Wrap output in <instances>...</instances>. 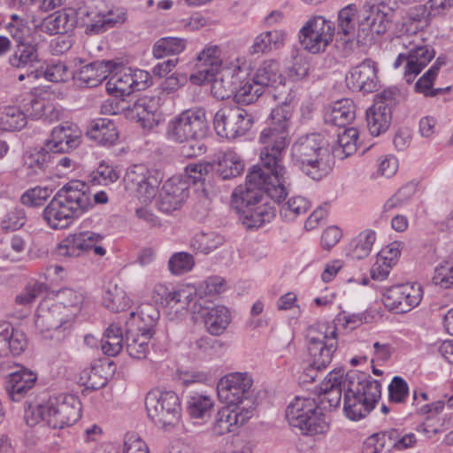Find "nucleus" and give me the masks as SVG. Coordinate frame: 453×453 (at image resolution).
I'll return each instance as SVG.
<instances>
[{"mask_svg": "<svg viewBox=\"0 0 453 453\" xmlns=\"http://www.w3.org/2000/svg\"><path fill=\"white\" fill-rule=\"evenodd\" d=\"M242 72L238 69L226 70L215 75L211 82V93L220 100L234 97L238 104H250V96L244 95V88L247 87L246 80L241 75Z\"/></svg>", "mask_w": 453, "mask_h": 453, "instance_id": "f3484780", "label": "nucleus"}, {"mask_svg": "<svg viewBox=\"0 0 453 453\" xmlns=\"http://www.w3.org/2000/svg\"><path fill=\"white\" fill-rule=\"evenodd\" d=\"M132 79L131 68H122L111 75L106 83V90L115 97L128 96L134 92Z\"/></svg>", "mask_w": 453, "mask_h": 453, "instance_id": "37998d69", "label": "nucleus"}, {"mask_svg": "<svg viewBox=\"0 0 453 453\" xmlns=\"http://www.w3.org/2000/svg\"><path fill=\"white\" fill-rule=\"evenodd\" d=\"M288 424L304 435L325 434L328 421L314 399L296 396L287 407Z\"/></svg>", "mask_w": 453, "mask_h": 453, "instance_id": "0eeeda50", "label": "nucleus"}, {"mask_svg": "<svg viewBox=\"0 0 453 453\" xmlns=\"http://www.w3.org/2000/svg\"><path fill=\"white\" fill-rule=\"evenodd\" d=\"M244 164L241 157L234 150H226L218 155L217 172L223 180L234 178L241 174Z\"/></svg>", "mask_w": 453, "mask_h": 453, "instance_id": "c03bdc74", "label": "nucleus"}, {"mask_svg": "<svg viewBox=\"0 0 453 453\" xmlns=\"http://www.w3.org/2000/svg\"><path fill=\"white\" fill-rule=\"evenodd\" d=\"M306 339L311 366L316 370L326 368L338 348L336 326L329 323H318L310 327Z\"/></svg>", "mask_w": 453, "mask_h": 453, "instance_id": "6e6552de", "label": "nucleus"}, {"mask_svg": "<svg viewBox=\"0 0 453 453\" xmlns=\"http://www.w3.org/2000/svg\"><path fill=\"white\" fill-rule=\"evenodd\" d=\"M192 313L198 315L206 331L215 336L221 335L231 322L230 311L223 305H205L200 301L194 304Z\"/></svg>", "mask_w": 453, "mask_h": 453, "instance_id": "4be33fe9", "label": "nucleus"}, {"mask_svg": "<svg viewBox=\"0 0 453 453\" xmlns=\"http://www.w3.org/2000/svg\"><path fill=\"white\" fill-rule=\"evenodd\" d=\"M423 297L419 283H405L386 288L383 293L385 306L395 313H405L418 306Z\"/></svg>", "mask_w": 453, "mask_h": 453, "instance_id": "a211bd4d", "label": "nucleus"}, {"mask_svg": "<svg viewBox=\"0 0 453 453\" xmlns=\"http://www.w3.org/2000/svg\"><path fill=\"white\" fill-rule=\"evenodd\" d=\"M310 207L311 203L304 196H292L280 204V215L285 221H292L298 216L305 214Z\"/></svg>", "mask_w": 453, "mask_h": 453, "instance_id": "864d4df0", "label": "nucleus"}, {"mask_svg": "<svg viewBox=\"0 0 453 453\" xmlns=\"http://www.w3.org/2000/svg\"><path fill=\"white\" fill-rule=\"evenodd\" d=\"M253 415V409L245 406L226 405L221 408L212 426V432L215 435H223L234 431L237 427L244 425Z\"/></svg>", "mask_w": 453, "mask_h": 453, "instance_id": "5701e85b", "label": "nucleus"}, {"mask_svg": "<svg viewBox=\"0 0 453 453\" xmlns=\"http://www.w3.org/2000/svg\"><path fill=\"white\" fill-rule=\"evenodd\" d=\"M253 379L249 372H231L221 378L218 383V395L228 405L245 406L254 410L250 398Z\"/></svg>", "mask_w": 453, "mask_h": 453, "instance_id": "4468645a", "label": "nucleus"}, {"mask_svg": "<svg viewBox=\"0 0 453 453\" xmlns=\"http://www.w3.org/2000/svg\"><path fill=\"white\" fill-rule=\"evenodd\" d=\"M367 127L372 135L378 136L388 130L391 123V110L386 104H374L366 111Z\"/></svg>", "mask_w": 453, "mask_h": 453, "instance_id": "e433bc0d", "label": "nucleus"}, {"mask_svg": "<svg viewBox=\"0 0 453 453\" xmlns=\"http://www.w3.org/2000/svg\"><path fill=\"white\" fill-rule=\"evenodd\" d=\"M55 299H52L67 314L70 319L74 320L75 317L81 311L84 296L78 290L71 288H63L54 294Z\"/></svg>", "mask_w": 453, "mask_h": 453, "instance_id": "58836bf2", "label": "nucleus"}, {"mask_svg": "<svg viewBox=\"0 0 453 453\" xmlns=\"http://www.w3.org/2000/svg\"><path fill=\"white\" fill-rule=\"evenodd\" d=\"M241 214L242 224L250 229L259 228L270 222L275 216V210L265 200L250 209H245Z\"/></svg>", "mask_w": 453, "mask_h": 453, "instance_id": "4c0bfd02", "label": "nucleus"}, {"mask_svg": "<svg viewBox=\"0 0 453 453\" xmlns=\"http://www.w3.org/2000/svg\"><path fill=\"white\" fill-rule=\"evenodd\" d=\"M52 193L51 188L36 186L25 191L20 197V202L29 207H39L44 204Z\"/></svg>", "mask_w": 453, "mask_h": 453, "instance_id": "e2e57ef3", "label": "nucleus"}, {"mask_svg": "<svg viewBox=\"0 0 453 453\" xmlns=\"http://www.w3.org/2000/svg\"><path fill=\"white\" fill-rule=\"evenodd\" d=\"M127 116L140 122L144 128H153L162 119L160 99L154 96H142L127 106Z\"/></svg>", "mask_w": 453, "mask_h": 453, "instance_id": "b1692460", "label": "nucleus"}, {"mask_svg": "<svg viewBox=\"0 0 453 453\" xmlns=\"http://www.w3.org/2000/svg\"><path fill=\"white\" fill-rule=\"evenodd\" d=\"M36 380V374L24 367L10 373L5 385L8 396L13 402L21 401L34 388Z\"/></svg>", "mask_w": 453, "mask_h": 453, "instance_id": "7c9ffc66", "label": "nucleus"}, {"mask_svg": "<svg viewBox=\"0 0 453 453\" xmlns=\"http://www.w3.org/2000/svg\"><path fill=\"white\" fill-rule=\"evenodd\" d=\"M86 134L90 140L104 146L113 145L119 138L115 123L107 118L93 120L89 124Z\"/></svg>", "mask_w": 453, "mask_h": 453, "instance_id": "72a5a7b5", "label": "nucleus"}, {"mask_svg": "<svg viewBox=\"0 0 453 453\" xmlns=\"http://www.w3.org/2000/svg\"><path fill=\"white\" fill-rule=\"evenodd\" d=\"M27 344L26 334L15 329L9 322H0V357L22 353Z\"/></svg>", "mask_w": 453, "mask_h": 453, "instance_id": "2f4dec72", "label": "nucleus"}, {"mask_svg": "<svg viewBox=\"0 0 453 453\" xmlns=\"http://www.w3.org/2000/svg\"><path fill=\"white\" fill-rule=\"evenodd\" d=\"M356 117V105L349 98H343L332 104L325 112L324 119L326 124L345 127Z\"/></svg>", "mask_w": 453, "mask_h": 453, "instance_id": "473e14b6", "label": "nucleus"}, {"mask_svg": "<svg viewBox=\"0 0 453 453\" xmlns=\"http://www.w3.org/2000/svg\"><path fill=\"white\" fill-rule=\"evenodd\" d=\"M224 288V280L220 277H210L199 283L196 287L197 299L196 303H203L205 305H209V296L219 294Z\"/></svg>", "mask_w": 453, "mask_h": 453, "instance_id": "680f3d73", "label": "nucleus"}, {"mask_svg": "<svg viewBox=\"0 0 453 453\" xmlns=\"http://www.w3.org/2000/svg\"><path fill=\"white\" fill-rule=\"evenodd\" d=\"M159 311L155 304L144 303L139 305L136 311L129 314V319L125 321V326L130 332H147L154 334V326L159 319Z\"/></svg>", "mask_w": 453, "mask_h": 453, "instance_id": "c85d7f7f", "label": "nucleus"}, {"mask_svg": "<svg viewBox=\"0 0 453 453\" xmlns=\"http://www.w3.org/2000/svg\"><path fill=\"white\" fill-rule=\"evenodd\" d=\"M344 412L351 420H359L369 414L381 396L379 380L365 372L346 374Z\"/></svg>", "mask_w": 453, "mask_h": 453, "instance_id": "39448f33", "label": "nucleus"}, {"mask_svg": "<svg viewBox=\"0 0 453 453\" xmlns=\"http://www.w3.org/2000/svg\"><path fill=\"white\" fill-rule=\"evenodd\" d=\"M245 80L247 87L242 94L250 96L251 104L265 93L271 94L280 105L291 104L295 100L292 84L287 82L279 62L274 59L263 61Z\"/></svg>", "mask_w": 453, "mask_h": 453, "instance_id": "20e7f679", "label": "nucleus"}, {"mask_svg": "<svg viewBox=\"0 0 453 453\" xmlns=\"http://www.w3.org/2000/svg\"><path fill=\"white\" fill-rule=\"evenodd\" d=\"M224 242V237L215 232H200L191 238L190 247L196 252L209 254L220 247Z\"/></svg>", "mask_w": 453, "mask_h": 453, "instance_id": "8fccbe9b", "label": "nucleus"}, {"mask_svg": "<svg viewBox=\"0 0 453 453\" xmlns=\"http://www.w3.org/2000/svg\"><path fill=\"white\" fill-rule=\"evenodd\" d=\"M376 240V233L372 229L362 231L353 242L350 256L354 259H363L369 256Z\"/></svg>", "mask_w": 453, "mask_h": 453, "instance_id": "052dcab7", "label": "nucleus"}, {"mask_svg": "<svg viewBox=\"0 0 453 453\" xmlns=\"http://www.w3.org/2000/svg\"><path fill=\"white\" fill-rule=\"evenodd\" d=\"M213 407L212 399L202 394L190 395L187 400V411L193 418H204L210 416Z\"/></svg>", "mask_w": 453, "mask_h": 453, "instance_id": "6e6d98bb", "label": "nucleus"}, {"mask_svg": "<svg viewBox=\"0 0 453 453\" xmlns=\"http://www.w3.org/2000/svg\"><path fill=\"white\" fill-rule=\"evenodd\" d=\"M50 412L49 400L42 403L29 404L25 410L24 419L29 426H36L41 422L48 426Z\"/></svg>", "mask_w": 453, "mask_h": 453, "instance_id": "0e129e2a", "label": "nucleus"}, {"mask_svg": "<svg viewBox=\"0 0 453 453\" xmlns=\"http://www.w3.org/2000/svg\"><path fill=\"white\" fill-rule=\"evenodd\" d=\"M358 131L355 127L345 128L337 134L336 142L332 147L334 157L343 159L357 150Z\"/></svg>", "mask_w": 453, "mask_h": 453, "instance_id": "a18cd8bd", "label": "nucleus"}, {"mask_svg": "<svg viewBox=\"0 0 453 453\" xmlns=\"http://www.w3.org/2000/svg\"><path fill=\"white\" fill-rule=\"evenodd\" d=\"M161 181L162 175L158 171L149 169L142 164L128 167L124 176L125 188L142 203L151 202L157 194Z\"/></svg>", "mask_w": 453, "mask_h": 453, "instance_id": "f8f14e48", "label": "nucleus"}, {"mask_svg": "<svg viewBox=\"0 0 453 453\" xmlns=\"http://www.w3.org/2000/svg\"><path fill=\"white\" fill-rule=\"evenodd\" d=\"M213 124L218 135L234 140L251 128L253 118L237 105H225L215 113Z\"/></svg>", "mask_w": 453, "mask_h": 453, "instance_id": "ddd939ff", "label": "nucleus"}, {"mask_svg": "<svg viewBox=\"0 0 453 453\" xmlns=\"http://www.w3.org/2000/svg\"><path fill=\"white\" fill-rule=\"evenodd\" d=\"M134 333H128L126 329L127 351L132 358H145L150 350L149 342L153 334H149L147 332H137V335H134Z\"/></svg>", "mask_w": 453, "mask_h": 453, "instance_id": "09e8293b", "label": "nucleus"}, {"mask_svg": "<svg viewBox=\"0 0 453 453\" xmlns=\"http://www.w3.org/2000/svg\"><path fill=\"white\" fill-rule=\"evenodd\" d=\"M185 39L178 37H163L153 45L152 53L156 58H163L169 55H178L186 49Z\"/></svg>", "mask_w": 453, "mask_h": 453, "instance_id": "603ef678", "label": "nucleus"}, {"mask_svg": "<svg viewBox=\"0 0 453 453\" xmlns=\"http://www.w3.org/2000/svg\"><path fill=\"white\" fill-rule=\"evenodd\" d=\"M293 116L291 104H281L274 108L270 116L268 126L259 134L260 165L279 178L288 177L283 165L286 149L290 143V127Z\"/></svg>", "mask_w": 453, "mask_h": 453, "instance_id": "f03ea898", "label": "nucleus"}, {"mask_svg": "<svg viewBox=\"0 0 453 453\" xmlns=\"http://www.w3.org/2000/svg\"><path fill=\"white\" fill-rule=\"evenodd\" d=\"M80 245L76 234H69L57 245L56 255L63 258L78 257L83 254Z\"/></svg>", "mask_w": 453, "mask_h": 453, "instance_id": "69168bd1", "label": "nucleus"}, {"mask_svg": "<svg viewBox=\"0 0 453 453\" xmlns=\"http://www.w3.org/2000/svg\"><path fill=\"white\" fill-rule=\"evenodd\" d=\"M326 144L324 136L318 133L298 137L291 147L294 165L312 180H321L330 170Z\"/></svg>", "mask_w": 453, "mask_h": 453, "instance_id": "423d86ee", "label": "nucleus"}, {"mask_svg": "<svg viewBox=\"0 0 453 453\" xmlns=\"http://www.w3.org/2000/svg\"><path fill=\"white\" fill-rule=\"evenodd\" d=\"M49 406L48 426L53 429L73 426L81 417V403L74 395L62 394L50 397Z\"/></svg>", "mask_w": 453, "mask_h": 453, "instance_id": "dca6fc26", "label": "nucleus"}, {"mask_svg": "<svg viewBox=\"0 0 453 453\" xmlns=\"http://www.w3.org/2000/svg\"><path fill=\"white\" fill-rule=\"evenodd\" d=\"M52 153L50 149H47L45 143L40 149H35L25 157V165L29 172L30 176H36L45 171L51 159Z\"/></svg>", "mask_w": 453, "mask_h": 453, "instance_id": "3c124183", "label": "nucleus"}, {"mask_svg": "<svg viewBox=\"0 0 453 453\" xmlns=\"http://www.w3.org/2000/svg\"><path fill=\"white\" fill-rule=\"evenodd\" d=\"M221 49L218 45L207 44L196 58V73L190 77L194 83L210 81L218 74L222 65Z\"/></svg>", "mask_w": 453, "mask_h": 453, "instance_id": "412c9836", "label": "nucleus"}, {"mask_svg": "<svg viewBox=\"0 0 453 453\" xmlns=\"http://www.w3.org/2000/svg\"><path fill=\"white\" fill-rule=\"evenodd\" d=\"M117 67L118 64L111 60L94 61L82 66L74 75V80L80 87L94 88L101 84Z\"/></svg>", "mask_w": 453, "mask_h": 453, "instance_id": "bb28decb", "label": "nucleus"}, {"mask_svg": "<svg viewBox=\"0 0 453 453\" xmlns=\"http://www.w3.org/2000/svg\"><path fill=\"white\" fill-rule=\"evenodd\" d=\"M208 131L206 111L192 108L182 111L167 125L169 139L176 142H192L205 137Z\"/></svg>", "mask_w": 453, "mask_h": 453, "instance_id": "9d476101", "label": "nucleus"}, {"mask_svg": "<svg viewBox=\"0 0 453 453\" xmlns=\"http://www.w3.org/2000/svg\"><path fill=\"white\" fill-rule=\"evenodd\" d=\"M27 125L25 111L18 106H4L0 110V127L5 131H17Z\"/></svg>", "mask_w": 453, "mask_h": 453, "instance_id": "de8ad7c7", "label": "nucleus"}, {"mask_svg": "<svg viewBox=\"0 0 453 453\" xmlns=\"http://www.w3.org/2000/svg\"><path fill=\"white\" fill-rule=\"evenodd\" d=\"M426 6L418 5L410 8L398 21V32L403 35H415L426 25Z\"/></svg>", "mask_w": 453, "mask_h": 453, "instance_id": "ea45409f", "label": "nucleus"}, {"mask_svg": "<svg viewBox=\"0 0 453 453\" xmlns=\"http://www.w3.org/2000/svg\"><path fill=\"white\" fill-rule=\"evenodd\" d=\"M334 22L317 15L310 18L299 30V42L303 48L312 54L324 51L333 41Z\"/></svg>", "mask_w": 453, "mask_h": 453, "instance_id": "2eb2a0df", "label": "nucleus"}, {"mask_svg": "<svg viewBox=\"0 0 453 453\" xmlns=\"http://www.w3.org/2000/svg\"><path fill=\"white\" fill-rule=\"evenodd\" d=\"M441 62L440 58L418 80L415 84V90L424 94L426 96H434L443 91V88H433L434 81L441 68Z\"/></svg>", "mask_w": 453, "mask_h": 453, "instance_id": "13d9d810", "label": "nucleus"}, {"mask_svg": "<svg viewBox=\"0 0 453 453\" xmlns=\"http://www.w3.org/2000/svg\"><path fill=\"white\" fill-rule=\"evenodd\" d=\"M81 142V131L73 124L65 123L54 127L50 139L45 141L47 149L52 153H68Z\"/></svg>", "mask_w": 453, "mask_h": 453, "instance_id": "a878e982", "label": "nucleus"}, {"mask_svg": "<svg viewBox=\"0 0 453 453\" xmlns=\"http://www.w3.org/2000/svg\"><path fill=\"white\" fill-rule=\"evenodd\" d=\"M411 48L406 53H400L394 62V67L398 68L405 64L403 73L406 82L411 83L414 78L425 68L434 58V49L427 44H418L410 42Z\"/></svg>", "mask_w": 453, "mask_h": 453, "instance_id": "6ab92c4d", "label": "nucleus"}, {"mask_svg": "<svg viewBox=\"0 0 453 453\" xmlns=\"http://www.w3.org/2000/svg\"><path fill=\"white\" fill-rule=\"evenodd\" d=\"M105 307L114 312H120L129 307L130 300L123 288L110 285L103 297Z\"/></svg>", "mask_w": 453, "mask_h": 453, "instance_id": "4d7b16f0", "label": "nucleus"}, {"mask_svg": "<svg viewBox=\"0 0 453 453\" xmlns=\"http://www.w3.org/2000/svg\"><path fill=\"white\" fill-rule=\"evenodd\" d=\"M52 299L39 303L35 315V328L45 338H63L70 330L73 320Z\"/></svg>", "mask_w": 453, "mask_h": 453, "instance_id": "9b49d317", "label": "nucleus"}, {"mask_svg": "<svg viewBox=\"0 0 453 453\" xmlns=\"http://www.w3.org/2000/svg\"><path fill=\"white\" fill-rule=\"evenodd\" d=\"M195 260L188 252H177L171 256L168 261V268L174 275H181L192 270Z\"/></svg>", "mask_w": 453, "mask_h": 453, "instance_id": "338daca9", "label": "nucleus"}, {"mask_svg": "<svg viewBox=\"0 0 453 453\" xmlns=\"http://www.w3.org/2000/svg\"><path fill=\"white\" fill-rule=\"evenodd\" d=\"M357 8L356 4H349L338 13L337 35L340 41L348 45L352 43L356 31V17Z\"/></svg>", "mask_w": 453, "mask_h": 453, "instance_id": "a19ab883", "label": "nucleus"}, {"mask_svg": "<svg viewBox=\"0 0 453 453\" xmlns=\"http://www.w3.org/2000/svg\"><path fill=\"white\" fill-rule=\"evenodd\" d=\"M104 7L103 0H84L78 3L74 9L77 15V22L85 27L87 34L102 33V19L104 18Z\"/></svg>", "mask_w": 453, "mask_h": 453, "instance_id": "cd10ccee", "label": "nucleus"}, {"mask_svg": "<svg viewBox=\"0 0 453 453\" xmlns=\"http://www.w3.org/2000/svg\"><path fill=\"white\" fill-rule=\"evenodd\" d=\"M47 289L48 285L45 282L31 280L16 296L15 303L21 306L30 305L35 303L40 296L44 294Z\"/></svg>", "mask_w": 453, "mask_h": 453, "instance_id": "bf43d9fd", "label": "nucleus"}, {"mask_svg": "<svg viewBox=\"0 0 453 453\" xmlns=\"http://www.w3.org/2000/svg\"><path fill=\"white\" fill-rule=\"evenodd\" d=\"M188 196V188L186 181L179 178L168 179L163 185L157 203L158 210L165 213H171L180 208Z\"/></svg>", "mask_w": 453, "mask_h": 453, "instance_id": "393cba45", "label": "nucleus"}, {"mask_svg": "<svg viewBox=\"0 0 453 453\" xmlns=\"http://www.w3.org/2000/svg\"><path fill=\"white\" fill-rule=\"evenodd\" d=\"M196 287L192 284L180 286L177 289L170 291L165 296V301L168 306L175 309L176 312L182 311H190L197 299Z\"/></svg>", "mask_w": 453, "mask_h": 453, "instance_id": "c9c22d12", "label": "nucleus"}, {"mask_svg": "<svg viewBox=\"0 0 453 453\" xmlns=\"http://www.w3.org/2000/svg\"><path fill=\"white\" fill-rule=\"evenodd\" d=\"M108 201L105 191H99L92 196L85 182L73 180L64 185L44 208L43 219L52 229H64L74 219L90 211L95 203L105 204Z\"/></svg>", "mask_w": 453, "mask_h": 453, "instance_id": "f257e3e1", "label": "nucleus"}, {"mask_svg": "<svg viewBox=\"0 0 453 453\" xmlns=\"http://www.w3.org/2000/svg\"><path fill=\"white\" fill-rule=\"evenodd\" d=\"M145 407L149 418L158 427L168 430L175 426L181 414L178 395L173 391L155 388L148 392Z\"/></svg>", "mask_w": 453, "mask_h": 453, "instance_id": "1a4fd4ad", "label": "nucleus"}, {"mask_svg": "<svg viewBox=\"0 0 453 453\" xmlns=\"http://www.w3.org/2000/svg\"><path fill=\"white\" fill-rule=\"evenodd\" d=\"M410 389L407 381L400 377L395 376L388 385V399L393 403H404L409 397Z\"/></svg>", "mask_w": 453, "mask_h": 453, "instance_id": "774afa93", "label": "nucleus"}, {"mask_svg": "<svg viewBox=\"0 0 453 453\" xmlns=\"http://www.w3.org/2000/svg\"><path fill=\"white\" fill-rule=\"evenodd\" d=\"M101 348L105 355L114 357L123 348V328L119 322H112L101 340Z\"/></svg>", "mask_w": 453, "mask_h": 453, "instance_id": "49530a36", "label": "nucleus"}, {"mask_svg": "<svg viewBox=\"0 0 453 453\" xmlns=\"http://www.w3.org/2000/svg\"><path fill=\"white\" fill-rule=\"evenodd\" d=\"M274 173H271L259 165H255L246 177V185L237 187L232 194V204L239 211L250 209L271 196L278 203L287 197L288 177L279 178L277 181Z\"/></svg>", "mask_w": 453, "mask_h": 453, "instance_id": "7ed1b4c3", "label": "nucleus"}, {"mask_svg": "<svg viewBox=\"0 0 453 453\" xmlns=\"http://www.w3.org/2000/svg\"><path fill=\"white\" fill-rule=\"evenodd\" d=\"M282 30L265 31L257 35L250 48L251 54L266 53L281 47L285 41Z\"/></svg>", "mask_w": 453, "mask_h": 453, "instance_id": "79ce46f5", "label": "nucleus"}, {"mask_svg": "<svg viewBox=\"0 0 453 453\" xmlns=\"http://www.w3.org/2000/svg\"><path fill=\"white\" fill-rule=\"evenodd\" d=\"M346 375L343 371H333L327 374L321 383V403L324 408H337L342 400V394L346 395Z\"/></svg>", "mask_w": 453, "mask_h": 453, "instance_id": "c756f323", "label": "nucleus"}, {"mask_svg": "<svg viewBox=\"0 0 453 453\" xmlns=\"http://www.w3.org/2000/svg\"><path fill=\"white\" fill-rule=\"evenodd\" d=\"M378 68L376 63L370 58L363 60L351 67L346 75V83L349 89L363 94L378 90Z\"/></svg>", "mask_w": 453, "mask_h": 453, "instance_id": "aec40b11", "label": "nucleus"}, {"mask_svg": "<svg viewBox=\"0 0 453 453\" xmlns=\"http://www.w3.org/2000/svg\"><path fill=\"white\" fill-rule=\"evenodd\" d=\"M38 61L37 47L32 43H20L9 58V63L16 68H24Z\"/></svg>", "mask_w": 453, "mask_h": 453, "instance_id": "5fc2aeb1", "label": "nucleus"}, {"mask_svg": "<svg viewBox=\"0 0 453 453\" xmlns=\"http://www.w3.org/2000/svg\"><path fill=\"white\" fill-rule=\"evenodd\" d=\"M76 16L74 9L57 11L43 19L42 27L50 35H65L75 27Z\"/></svg>", "mask_w": 453, "mask_h": 453, "instance_id": "f704fd0d", "label": "nucleus"}]
</instances>
